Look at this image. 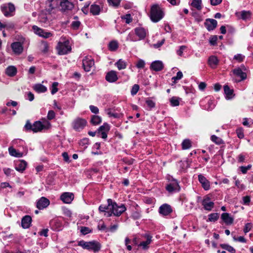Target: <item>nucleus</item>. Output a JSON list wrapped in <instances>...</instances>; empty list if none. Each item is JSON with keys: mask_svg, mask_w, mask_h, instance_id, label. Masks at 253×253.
I'll use <instances>...</instances> for the list:
<instances>
[{"mask_svg": "<svg viewBox=\"0 0 253 253\" xmlns=\"http://www.w3.org/2000/svg\"><path fill=\"white\" fill-rule=\"evenodd\" d=\"M251 168V165H248V166L247 167H245V166H242L240 167V169H241V171H242V172L243 173H246L247 171L250 169Z\"/></svg>", "mask_w": 253, "mask_h": 253, "instance_id": "63", "label": "nucleus"}, {"mask_svg": "<svg viewBox=\"0 0 253 253\" xmlns=\"http://www.w3.org/2000/svg\"><path fill=\"white\" fill-rule=\"evenodd\" d=\"M187 49V46L185 45H181L179 46V49L176 51V53L178 55L182 56L183 55V51Z\"/></svg>", "mask_w": 253, "mask_h": 253, "instance_id": "51", "label": "nucleus"}, {"mask_svg": "<svg viewBox=\"0 0 253 253\" xmlns=\"http://www.w3.org/2000/svg\"><path fill=\"white\" fill-rule=\"evenodd\" d=\"M81 232L84 235H86L91 232V230L88 227L84 226L81 227Z\"/></svg>", "mask_w": 253, "mask_h": 253, "instance_id": "55", "label": "nucleus"}, {"mask_svg": "<svg viewBox=\"0 0 253 253\" xmlns=\"http://www.w3.org/2000/svg\"><path fill=\"white\" fill-rule=\"evenodd\" d=\"M164 14L161 7L158 4L152 6L150 11V18L154 22H157L162 19Z\"/></svg>", "mask_w": 253, "mask_h": 253, "instance_id": "2", "label": "nucleus"}, {"mask_svg": "<svg viewBox=\"0 0 253 253\" xmlns=\"http://www.w3.org/2000/svg\"><path fill=\"white\" fill-rule=\"evenodd\" d=\"M253 228V225L251 223H247L245 224L244 228V232L246 234L249 232Z\"/></svg>", "mask_w": 253, "mask_h": 253, "instance_id": "54", "label": "nucleus"}, {"mask_svg": "<svg viewBox=\"0 0 253 253\" xmlns=\"http://www.w3.org/2000/svg\"><path fill=\"white\" fill-rule=\"evenodd\" d=\"M101 118L98 116L93 115L92 116L90 122L93 125H97L101 122Z\"/></svg>", "mask_w": 253, "mask_h": 253, "instance_id": "41", "label": "nucleus"}, {"mask_svg": "<svg viewBox=\"0 0 253 253\" xmlns=\"http://www.w3.org/2000/svg\"><path fill=\"white\" fill-rule=\"evenodd\" d=\"M146 103L147 106L150 108H153L155 106V102L151 99H147L146 101Z\"/></svg>", "mask_w": 253, "mask_h": 253, "instance_id": "60", "label": "nucleus"}, {"mask_svg": "<svg viewBox=\"0 0 253 253\" xmlns=\"http://www.w3.org/2000/svg\"><path fill=\"white\" fill-rule=\"evenodd\" d=\"M78 245L84 249L93 251L94 252L98 251L101 248L100 244L95 241L85 242L82 240L79 242Z\"/></svg>", "mask_w": 253, "mask_h": 253, "instance_id": "3", "label": "nucleus"}, {"mask_svg": "<svg viewBox=\"0 0 253 253\" xmlns=\"http://www.w3.org/2000/svg\"><path fill=\"white\" fill-rule=\"evenodd\" d=\"M58 0H46L45 9L48 12H51L58 5Z\"/></svg>", "mask_w": 253, "mask_h": 253, "instance_id": "13", "label": "nucleus"}, {"mask_svg": "<svg viewBox=\"0 0 253 253\" xmlns=\"http://www.w3.org/2000/svg\"><path fill=\"white\" fill-rule=\"evenodd\" d=\"M135 33L140 39H143L147 35V31L144 28L139 27L135 29Z\"/></svg>", "mask_w": 253, "mask_h": 253, "instance_id": "25", "label": "nucleus"}, {"mask_svg": "<svg viewBox=\"0 0 253 253\" xmlns=\"http://www.w3.org/2000/svg\"><path fill=\"white\" fill-rule=\"evenodd\" d=\"M105 79L107 81L110 83L117 81L118 79L117 72L115 71H111L108 72L106 75Z\"/></svg>", "mask_w": 253, "mask_h": 253, "instance_id": "22", "label": "nucleus"}, {"mask_svg": "<svg viewBox=\"0 0 253 253\" xmlns=\"http://www.w3.org/2000/svg\"><path fill=\"white\" fill-rule=\"evenodd\" d=\"M89 109H90V111H91V112L93 113L96 114L98 113V112H99L98 108L95 106L90 105Z\"/></svg>", "mask_w": 253, "mask_h": 253, "instance_id": "62", "label": "nucleus"}, {"mask_svg": "<svg viewBox=\"0 0 253 253\" xmlns=\"http://www.w3.org/2000/svg\"><path fill=\"white\" fill-rule=\"evenodd\" d=\"M221 218L226 224H231L233 222V218L228 213H223L221 214Z\"/></svg>", "mask_w": 253, "mask_h": 253, "instance_id": "31", "label": "nucleus"}, {"mask_svg": "<svg viewBox=\"0 0 253 253\" xmlns=\"http://www.w3.org/2000/svg\"><path fill=\"white\" fill-rule=\"evenodd\" d=\"M215 106L214 101L212 99H209L207 103L204 106V109L208 111L212 110Z\"/></svg>", "mask_w": 253, "mask_h": 253, "instance_id": "38", "label": "nucleus"}, {"mask_svg": "<svg viewBox=\"0 0 253 253\" xmlns=\"http://www.w3.org/2000/svg\"><path fill=\"white\" fill-rule=\"evenodd\" d=\"M146 237L147 238V240L146 241L141 242L139 245V247H141L143 250H147L149 248V245L151 243L152 241V237L149 235H146Z\"/></svg>", "mask_w": 253, "mask_h": 253, "instance_id": "30", "label": "nucleus"}, {"mask_svg": "<svg viewBox=\"0 0 253 253\" xmlns=\"http://www.w3.org/2000/svg\"><path fill=\"white\" fill-rule=\"evenodd\" d=\"M32 221V218L29 215L24 216L21 220V225L23 228H28L30 227Z\"/></svg>", "mask_w": 253, "mask_h": 253, "instance_id": "27", "label": "nucleus"}, {"mask_svg": "<svg viewBox=\"0 0 253 253\" xmlns=\"http://www.w3.org/2000/svg\"><path fill=\"white\" fill-rule=\"evenodd\" d=\"M139 89V86L137 84H135L133 85L131 90V94L132 95H135L137 92L138 91Z\"/></svg>", "mask_w": 253, "mask_h": 253, "instance_id": "53", "label": "nucleus"}, {"mask_svg": "<svg viewBox=\"0 0 253 253\" xmlns=\"http://www.w3.org/2000/svg\"><path fill=\"white\" fill-rule=\"evenodd\" d=\"M172 211L171 206L167 204L161 205L159 209V212L163 216H167L170 214Z\"/></svg>", "mask_w": 253, "mask_h": 253, "instance_id": "10", "label": "nucleus"}, {"mask_svg": "<svg viewBox=\"0 0 253 253\" xmlns=\"http://www.w3.org/2000/svg\"><path fill=\"white\" fill-rule=\"evenodd\" d=\"M145 63L142 59H139L136 64V66L137 68L142 69L145 67Z\"/></svg>", "mask_w": 253, "mask_h": 253, "instance_id": "52", "label": "nucleus"}, {"mask_svg": "<svg viewBox=\"0 0 253 253\" xmlns=\"http://www.w3.org/2000/svg\"><path fill=\"white\" fill-rule=\"evenodd\" d=\"M16 73L17 69L13 66L8 67L5 70L6 74L10 77L14 76L16 74Z\"/></svg>", "mask_w": 253, "mask_h": 253, "instance_id": "35", "label": "nucleus"}, {"mask_svg": "<svg viewBox=\"0 0 253 253\" xmlns=\"http://www.w3.org/2000/svg\"><path fill=\"white\" fill-rule=\"evenodd\" d=\"M211 140H212V141H213L216 144L219 145V144H221L223 143L222 140L220 138L216 136L215 135H211Z\"/></svg>", "mask_w": 253, "mask_h": 253, "instance_id": "46", "label": "nucleus"}, {"mask_svg": "<svg viewBox=\"0 0 253 253\" xmlns=\"http://www.w3.org/2000/svg\"><path fill=\"white\" fill-rule=\"evenodd\" d=\"M220 246L222 249H225L231 253H235L236 252L235 250L232 247L228 245L221 244Z\"/></svg>", "mask_w": 253, "mask_h": 253, "instance_id": "45", "label": "nucleus"}, {"mask_svg": "<svg viewBox=\"0 0 253 253\" xmlns=\"http://www.w3.org/2000/svg\"><path fill=\"white\" fill-rule=\"evenodd\" d=\"M55 116V112L53 110H50L48 111L47 118L48 120H51L54 118Z\"/></svg>", "mask_w": 253, "mask_h": 253, "instance_id": "58", "label": "nucleus"}, {"mask_svg": "<svg viewBox=\"0 0 253 253\" xmlns=\"http://www.w3.org/2000/svg\"><path fill=\"white\" fill-rule=\"evenodd\" d=\"M233 72L234 75L240 78V81L244 80L247 78L246 73L244 72L240 68L235 69Z\"/></svg>", "mask_w": 253, "mask_h": 253, "instance_id": "28", "label": "nucleus"}, {"mask_svg": "<svg viewBox=\"0 0 253 253\" xmlns=\"http://www.w3.org/2000/svg\"><path fill=\"white\" fill-rule=\"evenodd\" d=\"M74 198L73 194L70 192H65L62 194L60 197L61 200L66 204H70Z\"/></svg>", "mask_w": 253, "mask_h": 253, "instance_id": "17", "label": "nucleus"}, {"mask_svg": "<svg viewBox=\"0 0 253 253\" xmlns=\"http://www.w3.org/2000/svg\"><path fill=\"white\" fill-rule=\"evenodd\" d=\"M236 132H237V136L239 138H243L244 137V134L243 131L242 129H241V128L237 129L236 130Z\"/></svg>", "mask_w": 253, "mask_h": 253, "instance_id": "64", "label": "nucleus"}, {"mask_svg": "<svg viewBox=\"0 0 253 253\" xmlns=\"http://www.w3.org/2000/svg\"><path fill=\"white\" fill-rule=\"evenodd\" d=\"M224 91L225 94H226V98H227L228 99H230L233 97L234 95L233 94V90L230 89L228 85H225L224 86Z\"/></svg>", "mask_w": 253, "mask_h": 253, "instance_id": "34", "label": "nucleus"}, {"mask_svg": "<svg viewBox=\"0 0 253 253\" xmlns=\"http://www.w3.org/2000/svg\"><path fill=\"white\" fill-rule=\"evenodd\" d=\"M60 9L62 12H68L74 7V3L68 0H61L60 2Z\"/></svg>", "mask_w": 253, "mask_h": 253, "instance_id": "7", "label": "nucleus"}, {"mask_svg": "<svg viewBox=\"0 0 253 253\" xmlns=\"http://www.w3.org/2000/svg\"><path fill=\"white\" fill-rule=\"evenodd\" d=\"M245 56L241 54H237L234 55V59L238 61L239 62H242L244 60Z\"/></svg>", "mask_w": 253, "mask_h": 253, "instance_id": "56", "label": "nucleus"}, {"mask_svg": "<svg viewBox=\"0 0 253 253\" xmlns=\"http://www.w3.org/2000/svg\"><path fill=\"white\" fill-rule=\"evenodd\" d=\"M115 64L119 70L124 69L126 67V63L122 59H119Z\"/></svg>", "mask_w": 253, "mask_h": 253, "instance_id": "40", "label": "nucleus"}, {"mask_svg": "<svg viewBox=\"0 0 253 253\" xmlns=\"http://www.w3.org/2000/svg\"><path fill=\"white\" fill-rule=\"evenodd\" d=\"M233 240L235 241H238L241 243H246L247 242L246 239L243 236H240L238 238L234 236L233 237Z\"/></svg>", "mask_w": 253, "mask_h": 253, "instance_id": "59", "label": "nucleus"}, {"mask_svg": "<svg viewBox=\"0 0 253 253\" xmlns=\"http://www.w3.org/2000/svg\"><path fill=\"white\" fill-rule=\"evenodd\" d=\"M205 26L208 31H211L214 29L217 25V21L213 19H208L205 22Z\"/></svg>", "mask_w": 253, "mask_h": 253, "instance_id": "19", "label": "nucleus"}, {"mask_svg": "<svg viewBox=\"0 0 253 253\" xmlns=\"http://www.w3.org/2000/svg\"><path fill=\"white\" fill-rule=\"evenodd\" d=\"M49 46L48 43L45 42H43L41 44V49L42 52L46 53L48 50Z\"/></svg>", "mask_w": 253, "mask_h": 253, "instance_id": "48", "label": "nucleus"}, {"mask_svg": "<svg viewBox=\"0 0 253 253\" xmlns=\"http://www.w3.org/2000/svg\"><path fill=\"white\" fill-rule=\"evenodd\" d=\"M11 46L13 51L15 54H20L23 51V46L20 42H14L11 44Z\"/></svg>", "mask_w": 253, "mask_h": 253, "instance_id": "24", "label": "nucleus"}, {"mask_svg": "<svg viewBox=\"0 0 253 253\" xmlns=\"http://www.w3.org/2000/svg\"><path fill=\"white\" fill-rule=\"evenodd\" d=\"M202 204L204 209L209 211H211L214 206V203L210 201V198L208 196L205 197L202 201Z\"/></svg>", "mask_w": 253, "mask_h": 253, "instance_id": "16", "label": "nucleus"}, {"mask_svg": "<svg viewBox=\"0 0 253 253\" xmlns=\"http://www.w3.org/2000/svg\"><path fill=\"white\" fill-rule=\"evenodd\" d=\"M33 89L37 92L43 93L47 91V87L41 84H37L33 86Z\"/></svg>", "mask_w": 253, "mask_h": 253, "instance_id": "29", "label": "nucleus"}, {"mask_svg": "<svg viewBox=\"0 0 253 253\" xmlns=\"http://www.w3.org/2000/svg\"><path fill=\"white\" fill-rule=\"evenodd\" d=\"M191 5L193 7L196 8L197 10H200L202 8V0H193Z\"/></svg>", "mask_w": 253, "mask_h": 253, "instance_id": "39", "label": "nucleus"}, {"mask_svg": "<svg viewBox=\"0 0 253 253\" xmlns=\"http://www.w3.org/2000/svg\"><path fill=\"white\" fill-rule=\"evenodd\" d=\"M166 189L169 192L178 191L180 190V187L176 180H173L172 182L168 184L166 187Z\"/></svg>", "mask_w": 253, "mask_h": 253, "instance_id": "20", "label": "nucleus"}, {"mask_svg": "<svg viewBox=\"0 0 253 253\" xmlns=\"http://www.w3.org/2000/svg\"><path fill=\"white\" fill-rule=\"evenodd\" d=\"M1 9L5 16H10L12 15L11 13L15 10V7L13 4L9 3L1 6Z\"/></svg>", "mask_w": 253, "mask_h": 253, "instance_id": "12", "label": "nucleus"}, {"mask_svg": "<svg viewBox=\"0 0 253 253\" xmlns=\"http://www.w3.org/2000/svg\"><path fill=\"white\" fill-rule=\"evenodd\" d=\"M191 147V141L189 139H185L182 143V147L183 149H187Z\"/></svg>", "mask_w": 253, "mask_h": 253, "instance_id": "44", "label": "nucleus"}, {"mask_svg": "<svg viewBox=\"0 0 253 253\" xmlns=\"http://www.w3.org/2000/svg\"><path fill=\"white\" fill-rule=\"evenodd\" d=\"M122 18L126 20V23L127 24H129L132 21V18L129 14L126 15L124 17H122Z\"/></svg>", "mask_w": 253, "mask_h": 253, "instance_id": "61", "label": "nucleus"}, {"mask_svg": "<svg viewBox=\"0 0 253 253\" xmlns=\"http://www.w3.org/2000/svg\"><path fill=\"white\" fill-rule=\"evenodd\" d=\"M237 16L244 21L250 20L252 16V13L250 11L243 10L236 13Z\"/></svg>", "mask_w": 253, "mask_h": 253, "instance_id": "21", "label": "nucleus"}, {"mask_svg": "<svg viewBox=\"0 0 253 253\" xmlns=\"http://www.w3.org/2000/svg\"><path fill=\"white\" fill-rule=\"evenodd\" d=\"M208 62L210 66L214 68L218 65L219 61L216 56H211L209 57Z\"/></svg>", "mask_w": 253, "mask_h": 253, "instance_id": "36", "label": "nucleus"}, {"mask_svg": "<svg viewBox=\"0 0 253 253\" xmlns=\"http://www.w3.org/2000/svg\"><path fill=\"white\" fill-rule=\"evenodd\" d=\"M182 77V73L181 71H178L176 74V76L172 78V80H174V82H176V81L181 79Z\"/></svg>", "mask_w": 253, "mask_h": 253, "instance_id": "57", "label": "nucleus"}, {"mask_svg": "<svg viewBox=\"0 0 253 253\" xmlns=\"http://www.w3.org/2000/svg\"><path fill=\"white\" fill-rule=\"evenodd\" d=\"M198 180L202 184V187L205 190H208L210 188V184L209 180L202 174L198 175Z\"/></svg>", "mask_w": 253, "mask_h": 253, "instance_id": "18", "label": "nucleus"}, {"mask_svg": "<svg viewBox=\"0 0 253 253\" xmlns=\"http://www.w3.org/2000/svg\"><path fill=\"white\" fill-rule=\"evenodd\" d=\"M58 85V83L57 82L53 83V84H52L51 90V93L52 94H54L58 91V89L57 88Z\"/></svg>", "mask_w": 253, "mask_h": 253, "instance_id": "49", "label": "nucleus"}, {"mask_svg": "<svg viewBox=\"0 0 253 253\" xmlns=\"http://www.w3.org/2000/svg\"><path fill=\"white\" fill-rule=\"evenodd\" d=\"M164 68V64L161 61L157 60L153 62L150 65V69L155 71H160Z\"/></svg>", "mask_w": 253, "mask_h": 253, "instance_id": "23", "label": "nucleus"}, {"mask_svg": "<svg viewBox=\"0 0 253 253\" xmlns=\"http://www.w3.org/2000/svg\"><path fill=\"white\" fill-rule=\"evenodd\" d=\"M118 48V43L117 41H112L109 44V49L111 51H115Z\"/></svg>", "mask_w": 253, "mask_h": 253, "instance_id": "43", "label": "nucleus"}, {"mask_svg": "<svg viewBox=\"0 0 253 253\" xmlns=\"http://www.w3.org/2000/svg\"><path fill=\"white\" fill-rule=\"evenodd\" d=\"M9 154L12 156L17 158L22 157L23 156H25L28 153L27 148H24V150L21 151L20 149L17 150L13 148V146L10 147L8 148Z\"/></svg>", "mask_w": 253, "mask_h": 253, "instance_id": "6", "label": "nucleus"}, {"mask_svg": "<svg viewBox=\"0 0 253 253\" xmlns=\"http://www.w3.org/2000/svg\"><path fill=\"white\" fill-rule=\"evenodd\" d=\"M90 11L94 15H98L100 11V6L97 4H92L90 7Z\"/></svg>", "mask_w": 253, "mask_h": 253, "instance_id": "37", "label": "nucleus"}, {"mask_svg": "<svg viewBox=\"0 0 253 253\" xmlns=\"http://www.w3.org/2000/svg\"><path fill=\"white\" fill-rule=\"evenodd\" d=\"M218 218V215L217 213H211L209 215V220L210 221H215L217 220Z\"/></svg>", "mask_w": 253, "mask_h": 253, "instance_id": "50", "label": "nucleus"}, {"mask_svg": "<svg viewBox=\"0 0 253 253\" xmlns=\"http://www.w3.org/2000/svg\"><path fill=\"white\" fill-rule=\"evenodd\" d=\"M110 208L108 205L107 206L104 205H100L99 207V211L100 212H104V215L107 217H109L112 215V213H110Z\"/></svg>", "mask_w": 253, "mask_h": 253, "instance_id": "32", "label": "nucleus"}, {"mask_svg": "<svg viewBox=\"0 0 253 253\" xmlns=\"http://www.w3.org/2000/svg\"><path fill=\"white\" fill-rule=\"evenodd\" d=\"M56 49L59 55H64L67 54L71 50V47L69 45L68 42H59L58 43Z\"/></svg>", "mask_w": 253, "mask_h": 253, "instance_id": "5", "label": "nucleus"}, {"mask_svg": "<svg viewBox=\"0 0 253 253\" xmlns=\"http://www.w3.org/2000/svg\"><path fill=\"white\" fill-rule=\"evenodd\" d=\"M12 144L13 146H14L16 147H18L20 148L21 147H22L23 149V150H24V148H27L25 146V142L22 139H14L12 141Z\"/></svg>", "mask_w": 253, "mask_h": 253, "instance_id": "33", "label": "nucleus"}, {"mask_svg": "<svg viewBox=\"0 0 253 253\" xmlns=\"http://www.w3.org/2000/svg\"><path fill=\"white\" fill-rule=\"evenodd\" d=\"M51 126L50 123L47 121L42 123L40 121H36L33 125L32 131L34 132H38L43 129H48Z\"/></svg>", "mask_w": 253, "mask_h": 253, "instance_id": "4", "label": "nucleus"}, {"mask_svg": "<svg viewBox=\"0 0 253 253\" xmlns=\"http://www.w3.org/2000/svg\"><path fill=\"white\" fill-rule=\"evenodd\" d=\"M108 206L110 208V213L115 216H119L122 213L126 211V208L124 204L118 205L116 202H113L112 199L107 200Z\"/></svg>", "mask_w": 253, "mask_h": 253, "instance_id": "1", "label": "nucleus"}, {"mask_svg": "<svg viewBox=\"0 0 253 253\" xmlns=\"http://www.w3.org/2000/svg\"><path fill=\"white\" fill-rule=\"evenodd\" d=\"M50 202L47 198L42 197L37 202V208L39 210H42L49 205Z\"/></svg>", "mask_w": 253, "mask_h": 253, "instance_id": "15", "label": "nucleus"}, {"mask_svg": "<svg viewBox=\"0 0 253 253\" xmlns=\"http://www.w3.org/2000/svg\"><path fill=\"white\" fill-rule=\"evenodd\" d=\"M180 100L181 99L178 97L173 96L169 100L171 106L173 107L178 106Z\"/></svg>", "mask_w": 253, "mask_h": 253, "instance_id": "42", "label": "nucleus"}, {"mask_svg": "<svg viewBox=\"0 0 253 253\" xmlns=\"http://www.w3.org/2000/svg\"><path fill=\"white\" fill-rule=\"evenodd\" d=\"M94 62L91 57H85L83 60V66L86 72L90 71L91 68L94 65Z\"/></svg>", "mask_w": 253, "mask_h": 253, "instance_id": "11", "label": "nucleus"}, {"mask_svg": "<svg viewBox=\"0 0 253 253\" xmlns=\"http://www.w3.org/2000/svg\"><path fill=\"white\" fill-rule=\"evenodd\" d=\"M121 0H107L109 5L117 7L120 4Z\"/></svg>", "mask_w": 253, "mask_h": 253, "instance_id": "47", "label": "nucleus"}, {"mask_svg": "<svg viewBox=\"0 0 253 253\" xmlns=\"http://www.w3.org/2000/svg\"><path fill=\"white\" fill-rule=\"evenodd\" d=\"M32 29L34 33L40 37L47 39L52 36L51 33L41 29L36 25L33 26Z\"/></svg>", "mask_w": 253, "mask_h": 253, "instance_id": "8", "label": "nucleus"}, {"mask_svg": "<svg viewBox=\"0 0 253 253\" xmlns=\"http://www.w3.org/2000/svg\"><path fill=\"white\" fill-rule=\"evenodd\" d=\"M86 125L85 120L81 118H77L73 123V128L76 130H80L84 128Z\"/></svg>", "mask_w": 253, "mask_h": 253, "instance_id": "9", "label": "nucleus"}, {"mask_svg": "<svg viewBox=\"0 0 253 253\" xmlns=\"http://www.w3.org/2000/svg\"><path fill=\"white\" fill-rule=\"evenodd\" d=\"M27 165V162L24 160H19L16 162L15 169L16 170L23 172L26 169Z\"/></svg>", "mask_w": 253, "mask_h": 253, "instance_id": "26", "label": "nucleus"}, {"mask_svg": "<svg viewBox=\"0 0 253 253\" xmlns=\"http://www.w3.org/2000/svg\"><path fill=\"white\" fill-rule=\"evenodd\" d=\"M110 130V126L107 123H104L100 126L97 129L98 133H101V137L103 139H106L107 137V132Z\"/></svg>", "mask_w": 253, "mask_h": 253, "instance_id": "14", "label": "nucleus"}]
</instances>
